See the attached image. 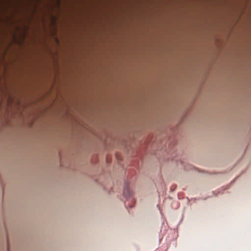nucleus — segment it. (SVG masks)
<instances>
[{
	"label": "nucleus",
	"instance_id": "obj_1",
	"mask_svg": "<svg viewBox=\"0 0 251 251\" xmlns=\"http://www.w3.org/2000/svg\"><path fill=\"white\" fill-rule=\"evenodd\" d=\"M124 195L129 199H131L132 201L133 200L132 197V192L130 190L128 186L126 185L124 188Z\"/></svg>",
	"mask_w": 251,
	"mask_h": 251
}]
</instances>
